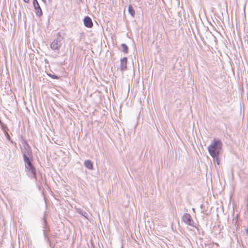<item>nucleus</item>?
Wrapping results in <instances>:
<instances>
[{
    "instance_id": "obj_25",
    "label": "nucleus",
    "mask_w": 248,
    "mask_h": 248,
    "mask_svg": "<svg viewBox=\"0 0 248 248\" xmlns=\"http://www.w3.org/2000/svg\"><path fill=\"white\" fill-rule=\"evenodd\" d=\"M42 1L45 2L46 0H42Z\"/></svg>"
},
{
    "instance_id": "obj_5",
    "label": "nucleus",
    "mask_w": 248,
    "mask_h": 248,
    "mask_svg": "<svg viewBox=\"0 0 248 248\" xmlns=\"http://www.w3.org/2000/svg\"><path fill=\"white\" fill-rule=\"evenodd\" d=\"M43 221H44L43 234H44V236L45 239L47 243L49 244V245L50 247H53L52 245L50 240V239H49V237L48 236V234L46 232V230H45V229L47 228V221L45 217H43Z\"/></svg>"
},
{
    "instance_id": "obj_3",
    "label": "nucleus",
    "mask_w": 248,
    "mask_h": 248,
    "mask_svg": "<svg viewBox=\"0 0 248 248\" xmlns=\"http://www.w3.org/2000/svg\"><path fill=\"white\" fill-rule=\"evenodd\" d=\"M25 171L29 178L37 181L36 171L34 166L25 168Z\"/></svg>"
},
{
    "instance_id": "obj_13",
    "label": "nucleus",
    "mask_w": 248,
    "mask_h": 248,
    "mask_svg": "<svg viewBox=\"0 0 248 248\" xmlns=\"http://www.w3.org/2000/svg\"><path fill=\"white\" fill-rule=\"evenodd\" d=\"M128 12L132 17H134L135 15V11L132 5L128 6Z\"/></svg>"
},
{
    "instance_id": "obj_7",
    "label": "nucleus",
    "mask_w": 248,
    "mask_h": 248,
    "mask_svg": "<svg viewBox=\"0 0 248 248\" xmlns=\"http://www.w3.org/2000/svg\"><path fill=\"white\" fill-rule=\"evenodd\" d=\"M23 154V157L24 158L25 156L28 157H32V152L31 147L30 146H26L23 147L22 150Z\"/></svg>"
},
{
    "instance_id": "obj_20",
    "label": "nucleus",
    "mask_w": 248,
    "mask_h": 248,
    "mask_svg": "<svg viewBox=\"0 0 248 248\" xmlns=\"http://www.w3.org/2000/svg\"><path fill=\"white\" fill-rule=\"evenodd\" d=\"M214 158V161H216L217 163L219 165V160L218 156H217V157H213Z\"/></svg>"
},
{
    "instance_id": "obj_21",
    "label": "nucleus",
    "mask_w": 248,
    "mask_h": 248,
    "mask_svg": "<svg viewBox=\"0 0 248 248\" xmlns=\"http://www.w3.org/2000/svg\"><path fill=\"white\" fill-rule=\"evenodd\" d=\"M83 2V0H78L77 3L79 5L81 3Z\"/></svg>"
},
{
    "instance_id": "obj_1",
    "label": "nucleus",
    "mask_w": 248,
    "mask_h": 248,
    "mask_svg": "<svg viewBox=\"0 0 248 248\" xmlns=\"http://www.w3.org/2000/svg\"><path fill=\"white\" fill-rule=\"evenodd\" d=\"M222 147V143L219 139H215L208 147V152L212 157L218 156Z\"/></svg>"
},
{
    "instance_id": "obj_19",
    "label": "nucleus",
    "mask_w": 248,
    "mask_h": 248,
    "mask_svg": "<svg viewBox=\"0 0 248 248\" xmlns=\"http://www.w3.org/2000/svg\"><path fill=\"white\" fill-rule=\"evenodd\" d=\"M21 139H22V144L23 147H26V146H30L29 145V144L28 143L27 141L23 139V138L22 136H21Z\"/></svg>"
},
{
    "instance_id": "obj_2",
    "label": "nucleus",
    "mask_w": 248,
    "mask_h": 248,
    "mask_svg": "<svg viewBox=\"0 0 248 248\" xmlns=\"http://www.w3.org/2000/svg\"><path fill=\"white\" fill-rule=\"evenodd\" d=\"M62 37L61 35L59 34L57 36V38L55 39L51 43L50 45L51 48L57 52H59L60 50V48L61 47L62 43Z\"/></svg>"
},
{
    "instance_id": "obj_15",
    "label": "nucleus",
    "mask_w": 248,
    "mask_h": 248,
    "mask_svg": "<svg viewBox=\"0 0 248 248\" xmlns=\"http://www.w3.org/2000/svg\"><path fill=\"white\" fill-rule=\"evenodd\" d=\"M4 135H5V137H6V139H7V140L10 141L12 144H13V145H14V146H15L16 147V143L15 142L11 140V137H10L9 134L8 133V132H4Z\"/></svg>"
},
{
    "instance_id": "obj_8",
    "label": "nucleus",
    "mask_w": 248,
    "mask_h": 248,
    "mask_svg": "<svg viewBox=\"0 0 248 248\" xmlns=\"http://www.w3.org/2000/svg\"><path fill=\"white\" fill-rule=\"evenodd\" d=\"M84 26L88 28H91L93 26V23L92 19L88 16H86L83 19Z\"/></svg>"
},
{
    "instance_id": "obj_26",
    "label": "nucleus",
    "mask_w": 248,
    "mask_h": 248,
    "mask_svg": "<svg viewBox=\"0 0 248 248\" xmlns=\"http://www.w3.org/2000/svg\"><path fill=\"white\" fill-rule=\"evenodd\" d=\"M202 42H204V40H203V39H202Z\"/></svg>"
},
{
    "instance_id": "obj_16",
    "label": "nucleus",
    "mask_w": 248,
    "mask_h": 248,
    "mask_svg": "<svg viewBox=\"0 0 248 248\" xmlns=\"http://www.w3.org/2000/svg\"><path fill=\"white\" fill-rule=\"evenodd\" d=\"M121 46L123 48V52H124V53H127L128 52V47L125 44L123 43L121 45Z\"/></svg>"
},
{
    "instance_id": "obj_14",
    "label": "nucleus",
    "mask_w": 248,
    "mask_h": 248,
    "mask_svg": "<svg viewBox=\"0 0 248 248\" xmlns=\"http://www.w3.org/2000/svg\"><path fill=\"white\" fill-rule=\"evenodd\" d=\"M78 213L81 215V216H82L83 217H84L85 218H88V214L86 211L81 209H78Z\"/></svg>"
},
{
    "instance_id": "obj_18",
    "label": "nucleus",
    "mask_w": 248,
    "mask_h": 248,
    "mask_svg": "<svg viewBox=\"0 0 248 248\" xmlns=\"http://www.w3.org/2000/svg\"><path fill=\"white\" fill-rule=\"evenodd\" d=\"M47 75L53 79H58L60 78V77L55 74H52L51 73L47 74Z\"/></svg>"
},
{
    "instance_id": "obj_17",
    "label": "nucleus",
    "mask_w": 248,
    "mask_h": 248,
    "mask_svg": "<svg viewBox=\"0 0 248 248\" xmlns=\"http://www.w3.org/2000/svg\"><path fill=\"white\" fill-rule=\"evenodd\" d=\"M0 126L1 129L3 131L4 133L7 132V131L9 130L7 125L3 123H2V124H0Z\"/></svg>"
},
{
    "instance_id": "obj_27",
    "label": "nucleus",
    "mask_w": 248,
    "mask_h": 248,
    "mask_svg": "<svg viewBox=\"0 0 248 248\" xmlns=\"http://www.w3.org/2000/svg\"><path fill=\"white\" fill-rule=\"evenodd\" d=\"M202 42H204V40H203V39H202Z\"/></svg>"
},
{
    "instance_id": "obj_11",
    "label": "nucleus",
    "mask_w": 248,
    "mask_h": 248,
    "mask_svg": "<svg viewBox=\"0 0 248 248\" xmlns=\"http://www.w3.org/2000/svg\"><path fill=\"white\" fill-rule=\"evenodd\" d=\"M40 179L38 180L37 179V181L36 180V185L38 186L39 188L40 189L41 187L42 186V184L45 182L46 178L45 175H43L42 173L40 174Z\"/></svg>"
},
{
    "instance_id": "obj_22",
    "label": "nucleus",
    "mask_w": 248,
    "mask_h": 248,
    "mask_svg": "<svg viewBox=\"0 0 248 248\" xmlns=\"http://www.w3.org/2000/svg\"><path fill=\"white\" fill-rule=\"evenodd\" d=\"M246 232L247 235L248 236V228L246 229Z\"/></svg>"
},
{
    "instance_id": "obj_9",
    "label": "nucleus",
    "mask_w": 248,
    "mask_h": 248,
    "mask_svg": "<svg viewBox=\"0 0 248 248\" xmlns=\"http://www.w3.org/2000/svg\"><path fill=\"white\" fill-rule=\"evenodd\" d=\"M127 58L124 57L120 60V70L121 71H124L127 70Z\"/></svg>"
},
{
    "instance_id": "obj_23",
    "label": "nucleus",
    "mask_w": 248,
    "mask_h": 248,
    "mask_svg": "<svg viewBox=\"0 0 248 248\" xmlns=\"http://www.w3.org/2000/svg\"><path fill=\"white\" fill-rule=\"evenodd\" d=\"M30 0H23V1L26 3H28Z\"/></svg>"
},
{
    "instance_id": "obj_10",
    "label": "nucleus",
    "mask_w": 248,
    "mask_h": 248,
    "mask_svg": "<svg viewBox=\"0 0 248 248\" xmlns=\"http://www.w3.org/2000/svg\"><path fill=\"white\" fill-rule=\"evenodd\" d=\"M23 160L25 162V169L33 166L32 164V157H28L25 156L24 158H23Z\"/></svg>"
},
{
    "instance_id": "obj_4",
    "label": "nucleus",
    "mask_w": 248,
    "mask_h": 248,
    "mask_svg": "<svg viewBox=\"0 0 248 248\" xmlns=\"http://www.w3.org/2000/svg\"><path fill=\"white\" fill-rule=\"evenodd\" d=\"M182 220L187 225L192 227H196L195 223L192 219L191 215L188 213H185L182 217Z\"/></svg>"
},
{
    "instance_id": "obj_24",
    "label": "nucleus",
    "mask_w": 248,
    "mask_h": 248,
    "mask_svg": "<svg viewBox=\"0 0 248 248\" xmlns=\"http://www.w3.org/2000/svg\"><path fill=\"white\" fill-rule=\"evenodd\" d=\"M209 34H210V35H211L212 36H213V35L212 34V33H211V32H209Z\"/></svg>"
},
{
    "instance_id": "obj_28",
    "label": "nucleus",
    "mask_w": 248,
    "mask_h": 248,
    "mask_svg": "<svg viewBox=\"0 0 248 248\" xmlns=\"http://www.w3.org/2000/svg\"><path fill=\"white\" fill-rule=\"evenodd\" d=\"M202 42H204V40H203V39H202Z\"/></svg>"
},
{
    "instance_id": "obj_12",
    "label": "nucleus",
    "mask_w": 248,
    "mask_h": 248,
    "mask_svg": "<svg viewBox=\"0 0 248 248\" xmlns=\"http://www.w3.org/2000/svg\"><path fill=\"white\" fill-rule=\"evenodd\" d=\"M84 166L89 170L93 169V164L92 162L90 160H86L84 163Z\"/></svg>"
},
{
    "instance_id": "obj_6",
    "label": "nucleus",
    "mask_w": 248,
    "mask_h": 248,
    "mask_svg": "<svg viewBox=\"0 0 248 248\" xmlns=\"http://www.w3.org/2000/svg\"><path fill=\"white\" fill-rule=\"evenodd\" d=\"M33 5L36 16L38 17L41 16L43 14L42 10L37 0H33Z\"/></svg>"
}]
</instances>
